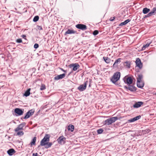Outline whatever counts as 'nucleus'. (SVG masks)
I'll return each mask as SVG.
<instances>
[{
  "mask_svg": "<svg viewBox=\"0 0 156 156\" xmlns=\"http://www.w3.org/2000/svg\"><path fill=\"white\" fill-rule=\"evenodd\" d=\"M22 41V40L21 39L19 38L16 40V42L18 43H20Z\"/></svg>",
  "mask_w": 156,
  "mask_h": 156,
  "instance_id": "obj_38",
  "label": "nucleus"
},
{
  "mask_svg": "<svg viewBox=\"0 0 156 156\" xmlns=\"http://www.w3.org/2000/svg\"><path fill=\"white\" fill-rule=\"evenodd\" d=\"M15 152V150L12 148L10 149L7 151V153L10 156L12 155Z\"/></svg>",
  "mask_w": 156,
  "mask_h": 156,
  "instance_id": "obj_23",
  "label": "nucleus"
},
{
  "mask_svg": "<svg viewBox=\"0 0 156 156\" xmlns=\"http://www.w3.org/2000/svg\"><path fill=\"white\" fill-rule=\"evenodd\" d=\"M120 77V73L119 72H116L114 73L110 79L111 81L116 86H119L120 83L118 81Z\"/></svg>",
  "mask_w": 156,
  "mask_h": 156,
  "instance_id": "obj_1",
  "label": "nucleus"
},
{
  "mask_svg": "<svg viewBox=\"0 0 156 156\" xmlns=\"http://www.w3.org/2000/svg\"><path fill=\"white\" fill-rule=\"evenodd\" d=\"M144 103L142 101H138L136 102L133 105V107L134 108H138L140 107Z\"/></svg>",
  "mask_w": 156,
  "mask_h": 156,
  "instance_id": "obj_17",
  "label": "nucleus"
},
{
  "mask_svg": "<svg viewBox=\"0 0 156 156\" xmlns=\"http://www.w3.org/2000/svg\"><path fill=\"white\" fill-rule=\"evenodd\" d=\"M76 31H74L73 30L68 29L67 31L65 33V35H66L67 34H74L76 33Z\"/></svg>",
  "mask_w": 156,
  "mask_h": 156,
  "instance_id": "obj_22",
  "label": "nucleus"
},
{
  "mask_svg": "<svg viewBox=\"0 0 156 156\" xmlns=\"http://www.w3.org/2000/svg\"><path fill=\"white\" fill-rule=\"evenodd\" d=\"M68 129L69 131L72 132L74 129V126L73 125H70L68 126Z\"/></svg>",
  "mask_w": 156,
  "mask_h": 156,
  "instance_id": "obj_28",
  "label": "nucleus"
},
{
  "mask_svg": "<svg viewBox=\"0 0 156 156\" xmlns=\"http://www.w3.org/2000/svg\"><path fill=\"white\" fill-rule=\"evenodd\" d=\"M126 64V66L128 68H130V63L129 62H125Z\"/></svg>",
  "mask_w": 156,
  "mask_h": 156,
  "instance_id": "obj_34",
  "label": "nucleus"
},
{
  "mask_svg": "<svg viewBox=\"0 0 156 156\" xmlns=\"http://www.w3.org/2000/svg\"><path fill=\"white\" fill-rule=\"evenodd\" d=\"M141 117V116L139 115L128 120V122H132L140 119Z\"/></svg>",
  "mask_w": 156,
  "mask_h": 156,
  "instance_id": "obj_16",
  "label": "nucleus"
},
{
  "mask_svg": "<svg viewBox=\"0 0 156 156\" xmlns=\"http://www.w3.org/2000/svg\"><path fill=\"white\" fill-rule=\"evenodd\" d=\"M30 89L29 88L25 92L24 95L26 97H27L30 95Z\"/></svg>",
  "mask_w": 156,
  "mask_h": 156,
  "instance_id": "obj_29",
  "label": "nucleus"
},
{
  "mask_svg": "<svg viewBox=\"0 0 156 156\" xmlns=\"http://www.w3.org/2000/svg\"><path fill=\"white\" fill-rule=\"evenodd\" d=\"M34 109H31L29 111L26 113L23 118L24 119H27L29 118L31 116L34 114Z\"/></svg>",
  "mask_w": 156,
  "mask_h": 156,
  "instance_id": "obj_8",
  "label": "nucleus"
},
{
  "mask_svg": "<svg viewBox=\"0 0 156 156\" xmlns=\"http://www.w3.org/2000/svg\"><path fill=\"white\" fill-rule=\"evenodd\" d=\"M151 43H147L146 44H144L141 50L143 51L146 48L148 47L150 45Z\"/></svg>",
  "mask_w": 156,
  "mask_h": 156,
  "instance_id": "obj_31",
  "label": "nucleus"
},
{
  "mask_svg": "<svg viewBox=\"0 0 156 156\" xmlns=\"http://www.w3.org/2000/svg\"><path fill=\"white\" fill-rule=\"evenodd\" d=\"M136 66L141 69L142 68L143 65L140 59L139 58H137L135 61Z\"/></svg>",
  "mask_w": 156,
  "mask_h": 156,
  "instance_id": "obj_14",
  "label": "nucleus"
},
{
  "mask_svg": "<svg viewBox=\"0 0 156 156\" xmlns=\"http://www.w3.org/2000/svg\"><path fill=\"white\" fill-rule=\"evenodd\" d=\"M98 34V31L97 30H95L93 32V34L94 35H96Z\"/></svg>",
  "mask_w": 156,
  "mask_h": 156,
  "instance_id": "obj_37",
  "label": "nucleus"
},
{
  "mask_svg": "<svg viewBox=\"0 0 156 156\" xmlns=\"http://www.w3.org/2000/svg\"><path fill=\"white\" fill-rule=\"evenodd\" d=\"M17 133L16 134V136H23L24 134V132L22 131H18L17 132Z\"/></svg>",
  "mask_w": 156,
  "mask_h": 156,
  "instance_id": "obj_32",
  "label": "nucleus"
},
{
  "mask_svg": "<svg viewBox=\"0 0 156 156\" xmlns=\"http://www.w3.org/2000/svg\"><path fill=\"white\" fill-rule=\"evenodd\" d=\"M45 144H46L45 145H42L40 144V145L41 146H44V147L46 149H48V148H49L51 147V146L52 145V143L51 142H47L45 143Z\"/></svg>",
  "mask_w": 156,
  "mask_h": 156,
  "instance_id": "obj_19",
  "label": "nucleus"
},
{
  "mask_svg": "<svg viewBox=\"0 0 156 156\" xmlns=\"http://www.w3.org/2000/svg\"><path fill=\"white\" fill-rule=\"evenodd\" d=\"M33 156H38V154L37 153L35 154L33 153Z\"/></svg>",
  "mask_w": 156,
  "mask_h": 156,
  "instance_id": "obj_45",
  "label": "nucleus"
},
{
  "mask_svg": "<svg viewBox=\"0 0 156 156\" xmlns=\"http://www.w3.org/2000/svg\"><path fill=\"white\" fill-rule=\"evenodd\" d=\"M131 21V20L129 19H128L125 21L124 22H122L121 23L119 24V26H121L123 25H125L126 24L130 22Z\"/></svg>",
  "mask_w": 156,
  "mask_h": 156,
  "instance_id": "obj_24",
  "label": "nucleus"
},
{
  "mask_svg": "<svg viewBox=\"0 0 156 156\" xmlns=\"http://www.w3.org/2000/svg\"><path fill=\"white\" fill-rule=\"evenodd\" d=\"M36 137L35 136L34 137L33 139L32 140V141L30 143V146H31L33 145H35L36 144Z\"/></svg>",
  "mask_w": 156,
  "mask_h": 156,
  "instance_id": "obj_25",
  "label": "nucleus"
},
{
  "mask_svg": "<svg viewBox=\"0 0 156 156\" xmlns=\"http://www.w3.org/2000/svg\"><path fill=\"white\" fill-rule=\"evenodd\" d=\"M69 66L70 68L73 67L72 70L74 71H76L80 67V66L78 63L71 64Z\"/></svg>",
  "mask_w": 156,
  "mask_h": 156,
  "instance_id": "obj_11",
  "label": "nucleus"
},
{
  "mask_svg": "<svg viewBox=\"0 0 156 156\" xmlns=\"http://www.w3.org/2000/svg\"><path fill=\"white\" fill-rule=\"evenodd\" d=\"M115 18V17H111L109 20L110 21H114Z\"/></svg>",
  "mask_w": 156,
  "mask_h": 156,
  "instance_id": "obj_41",
  "label": "nucleus"
},
{
  "mask_svg": "<svg viewBox=\"0 0 156 156\" xmlns=\"http://www.w3.org/2000/svg\"><path fill=\"white\" fill-rule=\"evenodd\" d=\"M37 28L39 30H42V27L41 26L37 25Z\"/></svg>",
  "mask_w": 156,
  "mask_h": 156,
  "instance_id": "obj_39",
  "label": "nucleus"
},
{
  "mask_svg": "<svg viewBox=\"0 0 156 156\" xmlns=\"http://www.w3.org/2000/svg\"><path fill=\"white\" fill-rule=\"evenodd\" d=\"M88 81L87 80L84 81V84L80 85L78 87L77 89L80 91H83L86 89L87 86L88 84Z\"/></svg>",
  "mask_w": 156,
  "mask_h": 156,
  "instance_id": "obj_4",
  "label": "nucleus"
},
{
  "mask_svg": "<svg viewBox=\"0 0 156 156\" xmlns=\"http://www.w3.org/2000/svg\"><path fill=\"white\" fill-rule=\"evenodd\" d=\"M24 109L19 108H16L14 110L15 112L18 116L22 115L24 112Z\"/></svg>",
  "mask_w": 156,
  "mask_h": 156,
  "instance_id": "obj_9",
  "label": "nucleus"
},
{
  "mask_svg": "<svg viewBox=\"0 0 156 156\" xmlns=\"http://www.w3.org/2000/svg\"><path fill=\"white\" fill-rule=\"evenodd\" d=\"M89 80H90V81L89 82H90L91 81V80L90 79ZM90 83H90L89 85V87H91Z\"/></svg>",
  "mask_w": 156,
  "mask_h": 156,
  "instance_id": "obj_46",
  "label": "nucleus"
},
{
  "mask_svg": "<svg viewBox=\"0 0 156 156\" xmlns=\"http://www.w3.org/2000/svg\"><path fill=\"white\" fill-rule=\"evenodd\" d=\"M129 86L127 87L126 86H124V87L125 89H128L130 91L132 92L135 91L136 90V88L133 85H129Z\"/></svg>",
  "mask_w": 156,
  "mask_h": 156,
  "instance_id": "obj_13",
  "label": "nucleus"
},
{
  "mask_svg": "<svg viewBox=\"0 0 156 156\" xmlns=\"http://www.w3.org/2000/svg\"><path fill=\"white\" fill-rule=\"evenodd\" d=\"M147 18V16H146V15H145V16H144V17H143V18H144V19H145V18Z\"/></svg>",
  "mask_w": 156,
  "mask_h": 156,
  "instance_id": "obj_47",
  "label": "nucleus"
},
{
  "mask_svg": "<svg viewBox=\"0 0 156 156\" xmlns=\"http://www.w3.org/2000/svg\"><path fill=\"white\" fill-rule=\"evenodd\" d=\"M39 19V17L38 16H35L34 17L33 20V21L34 22H36L37 21H38Z\"/></svg>",
  "mask_w": 156,
  "mask_h": 156,
  "instance_id": "obj_33",
  "label": "nucleus"
},
{
  "mask_svg": "<svg viewBox=\"0 0 156 156\" xmlns=\"http://www.w3.org/2000/svg\"><path fill=\"white\" fill-rule=\"evenodd\" d=\"M65 76L66 75L65 73L58 75L54 77V79L56 80H58L59 79H61L64 78L65 77Z\"/></svg>",
  "mask_w": 156,
  "mask_h": 156,
  "instance_id": "obj_15",
  "label": "nucleus"
},
{
  "mask_svg": "<svg viewBox=\"0 0 156 156\" xmlns=\"http://www.w3.org/2000/svg\"><path fill=\"white\" fill-rule=\"evenodd\" d=\"M26 123L25 122H23L19 125L14 130L16 132H17L20 130H23V127L25 126Z\"/></svg>",
  "mask_w": 156,
  "mask_h": 156,
  "instance_id": "obj_12",
  "label": "nucleus"
},
{
  "mask_svg": "<svg viewBox=\"0 0 156 156\" xmlns=\"http://www.w3.org/2000/svg\"><path fill=\"white\" fill-rule=\"evenodd\" d=\"M60 69L62 70V71L65 72V73H66V70H64L62 68H60Z\"/></svg>",
  "mask_w": 156,
  "mask_h": 156,
  "instance_id": "obj_44",
  "label": "nucleus"
},
{
  "mask_svg": "<svg viewBox=\"0 0 156 156\" xmlns=\"http://www.w3.org/2000/svg\"><path fill=\"white\" fill-rule=\"evenodd\" d=\"M39 47V45L38 44L36 43L34 45V48L35 49Z\"/></svg>",
  "mask_w": 156,
  "mask_h": 156,
  "instance_id": "obj_40",
  "label": "nucleus"
},
{
  "mask_svg": "<svg viewBox=\"0 0 156 156\" xmlns=\"http://www.w3.org/2000/svg\"><path fill=\"white\" fill-rule=\"evenodd\" d=\"M22 37L24 39H26V36L25 35H22Z\"/></svg>",
  "mask_w": 156,
  "mask_h": 156,
  "instance_id": "obj_43",
  "label": "nucleus"
},
{
  "mask_svg": "<svg viewBox=\"0 0 156 156\" xmlns=\"http://www.w3.org/2000/svg\"><path fill=\"white\" fill-rule=\"evenodd\" d=\"M50 135L49 134H46L44 138L41 140L40 142V144L45 145V143L48 142L50 140Z\"/></svg>",
  "mask_w": 156,
  "mask_h": 156,
  "instance_id": "obj_6",
  "label": "nucleus"
},
{
  "mask_svg": "<svg viewBox=\"0 0 156 156\" xmlns=\"http://www.w3.org/2000/svg\"><path fill=\"white\" fill-rule=\"evenodd\" d=\"M124 82L127 85H130L132 84L133 80L130 76H125L123 79Z\"/></svg>",
  "mask_w": 156,
  "mask_h": 156,
  "instance_id": "obj_5",
  "label": "nucleus"
},
{
  "mask_svg": "<svg viewBox=\"0 0 156 156\" xmlns=\"http://www.w3.org/2000/svg\"><path fill=\"white\" fill-rule=\"evenodd\" d=\"M136 85L137 87L140 88H142L144 87V81H140L136 82Z\"/></svg>",
  "mask_w": 156,
  "mask_h": 156,
  "instance_id": "obj_18",
  "label": "nucleus"
},
{
  "mask_svg": "<svg viewBox=\"0 0 156 156\" xmlns=\"http://www.w3.org/2000/svg\"><path fill=\"white\" fill-rule=\"evenodd\" d=\"M143 76L141 74H138L137 77V82H138L140 81H144L143 80Z\"/></svg>",
  "mask_w": 156,
  "mask_h": 156,
  "instance_id": "obj_21",
  "label": "nucleus"
},
{
  "mask_svg": "<svg viewBox=\"0 0 156 156\" xmlns=\"http://www.w3.org/2000/svg\"><path fill=\"white\" fill-rule=\"evenodd\" d=\"M120 77V73L119 72H116L114 73L110 79L111 81L116 86H119L120 83L118 81Z\"/></svg>",
  "mask_w": 156,
  "mask_h": 156,
  "instance_id": "obj_2",
  "label": "nucleus"
},
{
  "mask_svg": "<svg viewBox=\"0 0 156 156\" xmlns=\"http://www.w3.org/2000/svg\"><path fill=\"white\" fill-rule=\"evenodd\" d=\"M103 131V130L102 129H100L97 130V133L98 134H101Z\"/></svg>",
  "mask_w": 156,
  "mask_h": 156,
  "instance_id": "obj_35",
  "label": "nucleus"
},
{
  "mask_svg": "<svg viewBox=\"0 0 156 156\" xmlns=\"http://www.w3.org/2000/svg\"><path fill=\"white\" fill-rule=\"evenodd\" d=\"M151 16L155 15L156 13V8L154 7L153 8L151 11L149 12Z\"/></svg>",
  "mask_w": 156,
  "mask_h": 156,
  "instance_id": "obj_30",
  "label": "nucleus"
},
{
  "mask_svg": "<svg viewBox=\"0 0 156 156\" xmlns=\"http://www.w3.org/2000/svg\"><path fill=\"white\" fill-rule=\"evenodd\" d=\"M66 138L63 136L59 137L57 139L58 143L61 145L64 144L66 142Z\"/></svg>",
  "mask_w": 156,
  "mask_h": 156,
  "instance_id": "obj_7",
  "label": "nucleus"
},
{
  "mask_svg": "<svg viewBox=\"0 0 156 156\" xmlns=\"http://www.w3.org/2000/svg\"><path fill=\"white\" fill-rule=\"evenodd\" d=\"M146 16H147V17H150L151 16L149 12V13H148V14H147L146 15Z\"/></svg>",
  "mask_w": 156,
  "mask_h": 156,
  "instance_id": "obj_42",
  "label": "nucleus"
},
{
  "mask_svg": "<svg viewBox=\"0 0 156 156\" xmlns=\"http://www.w3.org/2000/svg\"><path fill=\"white\" fill-rule=\"evenodd\" d=\"M121 58H119L116 60L114 63L113 66V67H117L118 66V64H119L121 62Z\"/></svg>",
  "mask_w": 156,
  "mask_h": 156,
  "instance_id": "obj_20",
  "label": "nucleus"
},
{
  "mask_svg": "<svg viewBox=\"0 0 156 156\" xmlns=\"http://www.w3.org/2000/svg\"><path fill=\"white\" fill-rule=\"evenodd\" d=\"M118 119V118L117 117L110 118L105 121V124H106L108 125H110L112 123L114 122Z\"/></svg>",
  "mask_w": 156,
  "mask_h": 156,
  "instance_id": "obj_3",
  "label": "nucleus"
},
{
  "mask_svg": "<svg viewBox=\"0 0 156 156\" xmlns=\"http://www.w3.org/2000/svg\"><path fill=\"white\" fill-rule=\"evenodd\" d=\"M46 89L45 86L44 84H42L41 85L40 87V90H42Z\"/></svg>",
  "mask_w": 156,
  "mask_h": 156,
  "instance_id": "obj_36",
  "label": "nucleus"
},
{
  "mask_svg": "<svg viewBox=\"0 0 156 156\" xmlns=\"http://www.w3.org/2000/svg\"><path fill=\"white\" fill-rule=\"evenodd\" d=\"M150 10L149 9L145 7L143 8L142 12L144 14H146L148 13Z\"/></svg>",
  "mask_w": 156,
  "mask_h": 156,
  "instance_id": "obj_26",
  "label": "nucleus"
},
{
  "mask_svg": "<svg viewBox=\"0 0 156 156\" xmlns=\"http://www.w3.org/2000/svg\"><path fill=\"white\" fill-rule=\"evenodd\" d=\"M103 58L104 61L106 63L108 64L110 63L111 60L110 58L107 57H103Z\"/></svg>",
  "mask_w": 156,
  "mask_h": 156,
  "instance_id": "obj_27",
  "label": "nucleus"
},
{
  "mask_svg": "<svg viewBox=\"0 0 156 156\" xmlns=\"http://www.w3.org/2000/svg\"><path fill=\"white\" fill-rule=\"evenodd\" d=\"M76 27L77 29L82 30H85L87 28V27L86 25L82 24H77L76 25Z\"/></svg>",
  "mask_w": 156,
  "mask_h": 156,
  "instance_id": "obj_10",
  "label": "nucleus"
}]
</instances>
